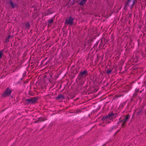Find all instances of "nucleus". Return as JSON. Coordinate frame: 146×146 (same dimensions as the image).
I'll return each instance as SVG.
<instances>
[{"label":"nucleus","instance_id":"nucleus-1","mask_svg":"<svg viewBox=\"0 0 146 146\" xmlns=\"http://www.w3.org/2000/svg\"><path fill=\"white\" fill-rule=\"evenodd\" d=\"M12 91V90L9 88H7L1 94V97L2 98L10 96Z\"/></svg>","mask_w":146,"mask_h":146},{"label":"nucleus","instance_id":"nucleus-2","mask_svg":"<svg viewBox=\"0 0 146 146\" xmlns=\"http://www.w3.org/2000/svg\"><path fill=\"white\" fill-rule=\"evenodd\" d=\"M38 99V98L37 97H34L28 99H27L26 100V101L29 103L33 104L34 103L36 102Z\"/></svg>","mask_w":146,"mask_h":146},{"label":"nucleus","instance_id":"nucleus-3","mask_svg":"<svg viewBox=\"0 0 146 146\" xmlns=\"http://www.w3.org/2000/svg\"><path fill=\"white\" fill-rule=\"evenodd\" d=\"M135 1L134 0H128L127 3L125 5V7H127V5H129L130 6V8L132 9L135 5Z\"/></svg>","mask_w":146,"mask_h":146},{"label":"nucleus","instance_id":"nucleus-4","mask_svg":"<svg viewBox=\"0 0 146 146\" xmlns=\"http://www.w3.org/2000/svg\"><path fill=\"white\" fill-rule=\"evenodd\" d=\"M74 19L71 17H69L68 19H66L65 21V23L67 24L72 25L73 23Z\"/></svg>","mask_w":146,"mask_h":146},{"label":"nucleus","instance_id":"nucleus-5","mask_svg":"<svg viewBox=\"0 0 146 146\" xmlns=\"http://www.w3.org/2000/svg\"><path fill=\"white\" fill-rule=\"evenodd\" d=\"M114 116V114H108V115L106 117L105 119L107 120H112L113 119V117Z\"/></svg>","mask_w":146,"mask_h":146},{"label":"nucleus","instance_id":"nucleus-6","mask_svg":"<svg viewBox=\"0 0 146 146\" xmlns=\"http://www.w3.org/2000/svg\"><path fill=\"white\" fill-rule=\"evenodd\" d=\"M87 72L86 70H84L83 72H80L79 73V75L81 77L83 76L86 77L87 76Z\"/></svg>","mask_w":146,"mask_h":146},{"label":"nucleus","instance_id":"nucleus-7","mask_svg":"<svg viewBox=\"0 0 146 146\" xmlns=\"http://www.w3.org/2000/svg\"><path fill=\"white\" fill-rule=\"evenodd\" d=\"M129 118V115H127L122 120L123 123H125L128 120Z\"/></svg>","mask_w":146,"mask_h":146},{"label":"nucleus","instance_id":"nucleus-8","mask_svg":"<svg viewBox=\"0 0 146 146\" xmlns=\"http://www.w3.org/2000/svg\"><path fill=\"white\" fill-rule=\"evenodd\" d=\"M10 4L12 6V8H14L15 7L17 6L15 3H13L11 0L10 1Z\"/></svg>","mask_w":146,"mask_h":146},{"label":"nucleus","instance_id":"nucleus-9","mask_svg":"<svg viewBox=\"0 0 146 146\" xmlns=\"http://www.w3.org/2000/svg\"><path fill=\"white\" fill-rule=\"evenodd\" d=\"M86 2V0H82L79 3V4L81 6L84 5Z\"/></svg>","mask_w":146,"mask_h":146},{"label":"nucleus","instance_id":"nucleus-10","mask_svg":"<svg viewBox=\"0 0 146 146\" xmlns=\"http://www.w3.org/2000/svg\"><path fill=\"white\" fill-rule=\"evenodd\" d=\"M46 120V119H44V118H42V117H40L39 119V120H38L37 121H36L35 123L38 122H42L43 121H45Z\"/></svg>","mask_w":146,"mask_h":146},{"label":"nucleus","instance_id":"nucleus-11","mask_svg":"<svg viewBox=\"0 0 146 146\" xmlns=\"http://www.w3.org/2000/svg\"><path fill=\"white\" fill-rule=\"evenodd\" d=\"M57 99H61V100H63L64 99V97L63 96L62 94L59 95L57 97Z\"/></svg>","mask_w":146,"mask_h":146},{"label":"nucleus","instance_id":"nucleus-12","mask_svg":"<svg viewBox=\"0 0 146 146\" xmlns=\"http://www.w3.org/2000/svg\"><path fill=\"white\" fill-rule=\"evenodd\" d=\"M50 82L51 83L52 82V81H53V77H54V75H53V74H50Z\"/></svg>","mask_w":146,"mask_h":146},{"label":"nucleus","instance_id":"nucleus-13","mask_svg":"<svg viewBox=\"0 0 146 146\" xmlns=\"http://www.w3.org/2000/svg\"><path fill=\"white\" fill-rule=\"evenodd\" d=\"M4 52L3 50L2 49L0 51V59L2 58V56L3 55Z\"/></svg>","mask_w":146,"mask_h":146},{"label":"nucleus","instance_id":"nucleus-14","mask_svg":"<svg viewBox=\"0 0 146 146\" xmlns=\"http://www.w3.org/2000/svg\"><path fill=\"white\" fill-rule=\"evenodd\" d=\"M26 27L29 29L30 28V25L29 23L28 22L26 23L25 24Z\"/></svg>","mask_w":146,"mask_h":146},{"label":"nucleus","instance_id":"nucleus-15","mask_svg":"<svg viewBox=\"0 0 146 146\" xmlns=\"http://www.w3.org/2000/svg\"><path fill=\"white\" fill-rule=\"evenodd\" d=\"M54 20V19L53 18H51V19H49L48 20V22L49 23V24L51 23H52L53 21Z\"/></svg>","mask_w":146,"mask_h":146},{"label":"nucleus","instance_id":"nucleus-16","mask_svg":"<svg viewBox=\"0 0 146 146\" xmlns=\"http://www.w3.org/2000/svg\"><path fill=\"white\" fill-rule=\"evenodd\" d=\"M112 71V70H108L106 71V73L107 74H109L111 73V72Z\"/></svg>","mask_w":146,"mask_h":146},{"label":"nucleus","instance_id":"nucleus-17","mask_svg":"<svg viewBox=\"0 0 146 146\" xmlns=\"http://www.w3.org/2000/svg\"><path fill=\"white\" fill-rule=\"evenodd\" d=\"M9 41V37H7L5 39V42L7 43Z\"/></svg>","mask_w":146,"mask_h":146},{"label":"nucleus","instance_id":"nucleus-18","mask_svg":"<svg viewBox=\"0 0 146 146\" xmlns=\"http://www.w3.org/2000/svg\"><path fill=\"white\" fill-rule=\"evenodd\" d=\"M10 35H9L7 37H9V38H10Z\"/></svg>","mask_w":146,"mask_h":146},{"label":"nucleus","instance_id":"nucleus-19","mask_svg":"<svg viewBox=\"0 0 146 146\" xmlns=\"http://www.w3.org/2000/svg\"><path fill=\"white\" fill-rule=\"evenodd\" d=\"M53 17L54 18L55 17V16H54Z\"/></svg>","mask_w":146,"mask_h":146}]
</instances>
